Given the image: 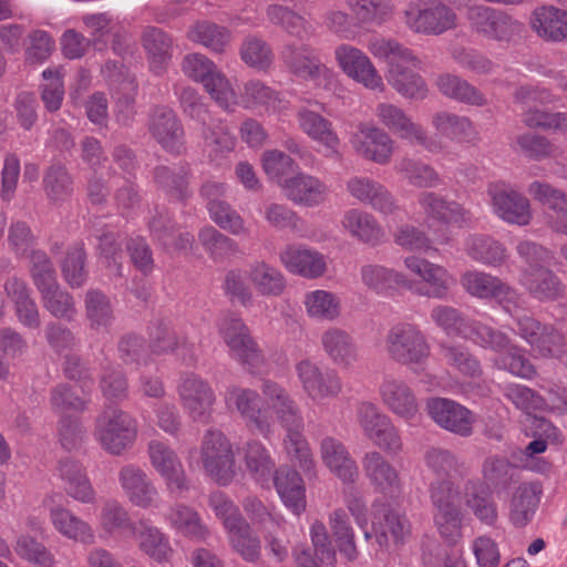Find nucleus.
Masks as SVG:
<instances>
[{"label": "nucleus", "instance_id": "nucleus-1", "mask_svg": "<svg viewBox=\"0 0 567 567\" xmlns=\"http://www.w3.org/2000/svg\"><path fill=\"white\" fill-rule=\"evenodd\" d=\"M370 52L379 59H384L389 65L388 82L401 95L408 99L422 100L426 96L427 87L424 80L409 69L416 65L417 58L413 52L393 39L375 37L369 43Z\"/></svg>", "mask_w": 567, "mask_h": 567}, {"label": "nucleus", "instance_id": "nucleus-2", "mask_svg": "<svg viewBox=\"0 0 567 567\" xmlns=\"http://www.w3.org/2000/svg\"><path fill=\"white\" fill-rule=\"evenodd\" d=\"M470 30L478 38L512 45L520 41L525 33L524 22L509 12L486 4H472L466 10Z\"/></svg>", "mask_w": 567, "mask_h": 567}, {"label": "nucleus", "instance_id": "nucleus-3", "mask_svg": "<svg viewBox=\"0 0 567 567\" xmlns=\"http://www.w3.org/2000/svg\"><path fill=\"white\" fill-rule=\"evenodd\" d=\"M384 351L392 362L416 372L426 364L431 346L417 324L398 322L384 337Z\"/></svg>", "mask_w": 567, "mask_h": 567}, {"label": "nucleus", "instance_id": "nucleus-4", "mask_svg": "<svg viewBox=\"0 0 567 567\" xmlns=\"http://www.w3.org/2000/svg\"><path fill=\"white\" fill-rule=\"evenodd\" d=\"M93 436L109 454L121 456L137 437V421L116 405L105 404L94 421Z\"/></svg>", "mask_w": 567, "mask_h": 567}, {"label": "nucleus", "instance_id": "nucleus-5", "mask_svg": "<svg viewBox=\"0 0 567 567\" xmlns=\"http://www.w3.org/2000/svg\"><path fill=\"white\" fill-rule=\"evenodd\" d=\"M403 22L414 33L441 35L457 27V14L441 0H416L404 9Z\"/></svg>", "mask_w": 567, "mask_h": 567}, {"label": "nucleus", "instance_id": "nucleus-6", "mask_svg": "<svg viewBox=\"0 0 567 567\" xmlns=\"http://www.w3.org/2000/svg\"><path fill=\"white\" fill-rule=\"evenodd\" d=\"M182 70L189 79L200 82L212 99L223 109L228 110L235 103V93L228 80L204 54H186L182 61Z\"/></svg>", "mask_w": 567, "mask_h": 567}, {"label": "nucleus", "instance_id": "nucleus-7", "mask_svg": "<svg viewBox=\"0 0 567 567\" xmlns=\"http://www.w3.org/2000/svg\"><path fill=\"white\" fill-rule=\"evenodd\" d=\"M513 319V331L525 340L539 357H557L564 351V336L553 326L542 323L527 313H509Z\"/></svg>", "mask_w": 567, "mask_h": 567}, {"label": "nucleus", "instance_id": "nucleus-8", "mask_svg": "<svg viewBox=\"0 0 567 567\" xmlns=\"http://www.w3.org/2000/svg\"><path fill=\"white\" fill-rule=\"evenodd\" d=\"M460 284L470 296L494 299L508 313L518 309L523 301L522 295L515 288L484 271L467 270L461 276Z\"/></svg>", "mask_w": 567, "mask_h": 567}, {"label": "nucleus", "instance_id": "nucleus-9", "mask_svg": "<svg viewBox=\"0 0 567 567\" xmlns=\"http://www.w3.org/2000/svg\"><path fill=\"white\" fill-rule=\"evenodd\" d=\"M280 60L290 74L303 81L319 82L332 75L317 50L306 43H286L280 51Z\"/></svg>", "mask_w": 567, "mask_h": 567}, {"label": "nucleus", "instance_id": "nucleus-10", "mask_svg": "<svg viewBox=\"0 0 567 567\" xmlns=\"http://www.w3.org/2000/svg\"><path fill=\"white\" fill-rule=\"evenodd\" d=\"M177 393L182 406L193 421L208 422L216 395L206 380L194 373H186L181 378Z\"/></svg>", "mask_w": 567, "mask_h": 567}, {"label": "nucleus", "instance_id": "nucleus-11", "mask_svg": "<svg viewBox=\"0 0 567 567\" xmlns=\"http://www.w3.org/2000/svg\"><path fill=\"white\" fill-rule=\"evenodd\" d=\"M358 420L364 435L378 447L389 453L401 451L402 442L398 430L375 404L361 403L358 408Z\"/></svg>", "mask_w": 567, "mask_h": 567}, {"label": "nucleus", "instance_id": "nucleus-12", "mask_svg": "<svg viewBox=\"0 0 567 567\" xmlns=\"http://www.w3.org/2000/svg\"><path fill=\"white\" fill-rule=\"evenodd\" d=\"M493 212L504 221L526 226L532 220L530 204L527 197L509 184L493 182L487 187Z\"/></svg>", "mask_w": 567, "mask_h": 567}, {"label": "nucleus", "instance_id": "nucleus-13", "mask_svg": "<svg viewBox=\"0 0 567 567\" xmlns=\"http://www.w3.org/2000/svg\"><path fill=\"white\" fill-rule=\"evenodd\" d=\"M220 334L228 346L231 357L244 367L254 369L262 363L261 351L239 317L235 315L225 317L220 323Z\"/></svg>", "mask_w": 567, "mask_h": 567}, {"label": "nucleus", "instance_id": "nucleus-14", "mask_svg": "<svg viewBox=\"0 0 567 567\" xmlns=\"http://www.w3.org/2000/svg\"><path fill=\"white\" fill-rule=\"evenodd\" d=\"M302 389L313 401L337 398L342 391V381L333 369H321L310 360H301L296 365Z\"/></svg>", "mask_w": 567, "mask_h": 567}, {"label": "nucleus", "instance_id": "nucleus-15", "mask_svg": "<svg viewBox=\"0 0 567 567\" xmlns=\"http://www.w3.org/2000/svg\"><path fill=\"white\" fill-rule=\"evenodd\" d=\"M426 410L442 429L462 437L472 435L475 419L472 411L462 404L445 398H432L427 400Z\"/></svg>", "mask_w": 567, "mask_h": 567}, {"label": "nucleus", "instance_id": "nucleus-16", "mask_svg": "<svg viewBox=\"0 0 567 567\" xmlns=\"http://www.w3.org/2000/svg\"><path fill=\"white\" fill-rule=\"evenodd\" d=\"M148 456L153 467L165 480L171 493L182 496L189 489L183 464L173 449L162 441H151Z\"/></svg>", "mask_w": 567, "mask_h": 567}, {"label": "nucleus", "instance_id": "nucleus-17", "mask_svg": "<svg viewBox=\"0 0 567 567\" xmlns=\"http://www.w3.org/2000/svg\"><path fill=\"white\" fill-rule=\"evenodd\" d=\"M417 204L425 218L433 223L463 228L472 220L471 212L462 204L449 200L435 192H421L417 195Z\"/></svg>", "mask_w": 567, "mask_h": 567}, {"label": "nucleus", "instance_id": "nucleus-18", "mask_svg": "<svg viewBox=\"0 0 567 567\" xmlns=\"http://www.w3.org/2000/svg\"><path fill=\"white\" fill-rule=\"evenodd\" d=\"M375 116L381 125L393 134L411 143L433 151L435 145L426 135L423 127L412 121L403 109L392 103L383 102L375 106Z\"/></svg>", "mask_w": 567, "mask_h": 567}, {"label": "nucleus", "instance_id": "nucleus-19", "mask_svg": "<svg viewBox=\"0 0 567 567\" xmlns=\"http://www.w3.org/2000/svg\"><path fill=\"white\" fill-rule=\"evenodd\" d=\"M404 265L423 280L424 284L415 288V292L420 296L445 299L451 286L455 282L453 276L444 267L426 259L411 256L404 259Z\"/></svg>", "mask_w": 567, "mask_h": 567}, {"label": "nucleus", "instance_id": "nucleus-20", "mask_svg": "<svg viewBox=\"0 0 567 567\" xmlns=\"http://www.w3.org/2000/svg\"><path fill=\"white\" fill-rule=\"evenodd\" d=\"M334 56L340 69L352 80L370 90H383L382 78L371 60L360 49L341 44L336 48Z\"/></svg>", "mask_w": 567, "mask_h": 567}, {"label": "nucleus", "instance_id": "nucleus-21", "mask_svg": "<svg viewBox=\"0 0 567 567\" xmlns=\"http://www.w3.org/2000/svg\"><path fill=\"white\" fill-rule=\"evenodd\" d=\"M519 285L530 298L539 302H553L565 297V285L549 267L522 268Z\"/></svg>", "mask_w": 567, "mask_h": 567}, {"label": "nucleus", "instance_id": "nucleus-22", "mask_svg": "<svg viewBox=\"0 0 567 567\" xmlns=\"http://www.w3.org/2000/svg\"><path fill=\"white\" fill-rule=\"evenodd\" d=\"M384 406L394 415L406 421L419 413V401L414 390L404 380L386 375L379 388Z\"/></svg>", "mask_w": 567, "mask_h": 567}, {"label": "nucleus", "instance_id": "nucleus-23", "mask_svg": "<svg viewBox=\"0 0 567 567\" xmlns=\"http://www.w3.org/2000/svg\"><path fill=\"white\" fill-rule=\"evenodd\" d=\"M148 131L167 152L179 154L184 147V128L168 106H156L150 114Z\"/></svg>", "mask_w": 567, "mask_h": 567}, {"label": "nucleus", "instance_id": "nucleus-24", "mask_svg": "<svg viewBox=\"0 0 567 567\" xmlns=\"http://www.w3.org/2000/svg\"><path fill=\"white\" fill-rule=\"evenodd\" d=\"M351 142L358 154L379 165L388 164L393 155L394 141L383 128L373 124H360Z\"/></svg>", "mask_w": 567, "mask_h": 567}, {"label": "nucleus", "instance_id": "nucleus-25", "mask_svg": "<svg viewBox=\"0 0 567 567\" xmlns=\"http://www.w3.org/2000/svg\"><path fill=\"white\" fill-rule=\"evenodd\" d=\"M261 391L270 411L286 432L303 430L305 422L301 410L286 389L274 381L265 380Z\"/></svg>", "mask_w": 567, "mask_h": 567}, {"label": "nucleus", "instance_id": "nucleus-26", "mask_svg": "<svg viewBox=\"0 0 567 567\" xmlns=\"http://www.w3.org/2000/svg\"><path fill=\"white\" fill-rule=\"evenodd\" d=\"M319 452L322 463L343 484L357 483L360 475L358 464L342 441L324 436L320 442Z\"/></svg>", "mask_w": 567, "mask_h": 567}, {"label": "nucleus", "instance_id": "nucleus-27", "mask_svg": "<svg viewBox=\"0 0 567 567\" xmlns=\"http://www.w3.org/2000/svg\"><path fill=\"white\" fill-rule=\"evenodd\" d=\"M225 401L228 408L234 406L247 424L254 426L260 434L267 436L271 432V422L261 410L260 396L255 390L229 386Z\"/></svg>", "mask_w": 567, "mask_h": 567}, {"label": "nucleus", "instance_id": "nucleus-28", "mask_svg": "<svg viewBox=\"0 0 567 567\" xmlns=\"http://www.w3.org/2000/svg\"><path fill=\"white\" fill-rule=\"evenodd\" d=\"M296 118L299 128L309 138L324 147V155L327 157H338L340 155V138L333 130L331 121L307 106L298 109Z\"/></svg>", "mask_w": 567, "mask_h": 567}, {"label": "nucleus", "instance_id": "nucleus-29", "mask_svg": "<svg viewBox=\"0 0 567 567\" xmlns=\"http://www.w3.org/2000/svg\"><path fill=\"white\" fill-rule=\"evenodd\" d=\"M118 483L128 501L137 507H151L158 494L146 472L135 464L120 468Z\"/></svg>", "mask_w": 567, "mask_h": 567}, {"label": "nucleus", "instance_id": "nucleus-30", "mask_svg": "<svg viewBox=\"0 0 567 567\" xmlns=\"http://www.w3.org/2000/svg\"><path fill=\"white\" fill-rule=\"evenodd\" d=\"M362 468L370 485L383 495H393L401 489V478L395 466L377 451L367 452Z\"/></svg>", "mask_w": 567, "mask_h": 567}, {"label": "nucleus", "instance_id": "nucleus-31", "mask_svg": "<svg viewBox=\"0 0 567 567\" xmlns=\"http://www.w3.org/2000/svg\"><path fill=\"white\" fill-rule=\"evenodd\" d=\"M49 518L55 532L68 540L82 545H93L96 540L92 525L62 505L50 507Z\"/></svg>", "mask_w": 567, "mask_h": 567}, {"label": "nucleus", "instance_id": "nucleus-32", "mask_svg": "<svg viewBox=\"0 0 567 567\" xmlns=\"http://www.w3.org/2000/svg\"><path fill=\"white\" fill-rule=\"evenodd\" d=\"M280 260L290 272L309 279L321 277L327 270L324 256L301 245L287 246Z\"/></svg>", "mask_w": 567, "mask_h": 567}, {"label": "nucleus", "instance_id": "nucleus-33", "mask_svg": "<svg viewBox=\"0 0 567 567\" xmlns=\"http://www.w3.org/2000/svg\"><path fill=\"white\" fill-rule=\"evenodd\" d=\"M285 196L295 204L307 207L318 206L324 202L328 187L319 178L305 173H297L281 184Z\"/></svg>", "mask_w": 567, "mask_h": 567}, {"label": "nucleus", "instance_id": "nucleus-34", "mask_svg": "<svg viewBox=\"0 0 567 567\" xmlns=\"http://www.w3.org/2000/svg\"><path fill=\"white\" fill-rule=\"evenodd\" d=\"M58 472L60 478L64 482L66 495L82 504H94L96 502V492L80 462L72 457L61 458L58 464Z\"/></svg>", "mask_w": 567, "mask_h": 567}, {"label": "nucleus", "instance_id": "nucleus-35", "mask_svg": "<svg viewBox=\"0 0 567 567\" xmlns=\"http://www.w3.org/2000/svg\"><path fill=\"white\" fill-rule=\"evenodd\" d=\"M271 478L284 504L293 514L300 515L306 509V488L300 474L284 465L274 472Z\"/></svg>", "mask_w": 567, "mask_h": 567}, {"label": "nucleus", "instance_id": "nucleus-36", "mask_svg": "<svg viewBox=\"0 0 567 567\" xmlns=\"http://www.w3.org/2000/svg\"><path fill=\"white\" fill-rule=\"evenodd\" d=\"M165 519L178 534L193 542H206L210 536V530L199 513L188 505L174 504L166 513Z\"/></svg>", "mask_w": 567, "mask_h": 567}, {"label": "nucleus", "instance_id": "nucleus-37", "mask_svg": "<svg viewBox=\"0 0 567 567\" xmlns=\"http://www.w3.org/2000/svg\"><path fill=\"white\" fill-rule=\"evenodd\" d=\"M530 28L546 41H563L567 38V11L554 6L538 7L532 12Z\"/></svg>", "mask_w": 567, "mask_h": 567}, {"label": "nucleus", "instance_id": "nucleus-38", "mask_svg": "<svg viewBox=\"0 0 567 567\" xmlns=\"http://www.w3.org/2000/svg\"><path fill=\"white\" fill-rule=\"evenodd\" d=\"M230 547L247 563H257L261 558V542L254 534L245 518H233L227 523Z\"/></svg>", "mask_w": 567, "mask_h": 567}, {"label": "nucleus", "instance_id": "nucleus-39", "mask_svg": "<svg viewBox=\"0 0 567 567\" xmlns=\"http://www.w3.org/2000/svg\"><path fill=\"white\" fill-rule=\"evenodd\" d=\"M542 489L533 483L520 484L511 498L509 520L518 528L528 525L535 516L540 502Z\"/></svg>", "mask_w": 567, "mask_h": 567}, {"label": "nucleus", "instance_id": "nucleus-40", "mask_svg": "<svg viewBox=\"0 0 567 567\" xmlns=\"http://www.w3.org/2000/svg\"><path fill=\"white\" fill-rule=\"evenodd\" d=\"M342 226L357 240L370 246L379 245L384 231L375 217L367 212L352 208L344 213Z\"/></svg>", "mask_w": 567, "mask_h": 567}, {"label": "nucleus", "instance_id": "nucleus-41", "mask_svg": "<svg viewBox=\"0 0 567 567\" xmlns=\"http://www.w3.org/2000/svg\"><path fill=\"white\" fill-rule=\"evenodd\" d=\"M425 466L436 477L435 480L462 478L470 472L466 463L452 451L432 446L424 453Z\"/></svg>", "mask_w": 567, "mask_h": 567}, {"label": "nucleus", "instance_id": "nucleus-42", "mask_svg": "<svg viewBox=\"0 0 567 567\" xmlns=\"http://www.w3.org/2000/svg\"><path fill=\"white\" fill-rule=\"evenodd\" d=\"M321 346L328 358L341 368H348L358 360V349L352 337L339 328L324 331Z\"/></svg>", "mask_w": 567, "mask_h": 567}, {"label": "nucleus", "instance_id": "nucleus-43", "mask_svg": "<svg viewBox=\"0 0 567 567\" xmlns=\"http://www.w3.org/2000/svg\"><path fill=\"white\" fill-rule=\"evenodd\" d=\"M85 318L89 327L96 332H110L114 321V306L111 298L100 289H89L84 297Z\"/></svg>", "mask_w": 567, "mask_h": 567}, {"label": "nucleus", "instance_id": "nucleus-44", "mask_svg": "<svg viewBox=\"0 0 567 567\" xmlns=\"http://www.w3.org/2000/svg\"><path fill=\"white\" fill-rule=\"evenodd\" d=\"M344 4L359 25H381L394 13L393 0H344Z\"/></svg>", "mask_w": 567, "mask_h": 567}, {"label": "nucleus", "instance_id": "nucleus-45", "mask_svg": "<svg viewBox=\"0 0 567 567\" xmlns=\"http://www.w3.org/2000/svg\"><path fill=\"white\" fill-rule=\"evenodd\" d=\"M243 457L249 475L262 486L268 485L277 470L269 450L261 442L250 440L243 446Z\"/></svg>", "mask_w": 567, "mask_h": 567}, {"label": "nucleus", "instance_id": "nucleus-46", "mask_svg": "<svg viewBox=\"0 0 567 567\" xmlns=\"http://www.w3.org/2000/svg\"><path fill=\"white\" fill-rule=\"evenodd\" d=\"M393 169L413 187L435 188L443 184L440 174L431 165L409 156L398 159Z\"/></svg>", "mask_w": 567, "mask_h": 567}, {"label": "nucleus", "instance_id": "nucleus-47", "mask_svg": "<svg viewBox=\"0 0 567 567\" xmlns=\"http://www.w3.org/2000/svg\"><path fill=\"white\" fill-rule=\"evenodd\" d=\"M464 502L474 516L486 525L497 520V507L492 493L478 481L468 480L464 485Z\"/></svg>", "mask_w": 567, "mask_h": 567}, {"label": "nucleus", "instance_id": "nucleus-48", "mask_svg": "<svg viewBox=\"0 0 567 567\" xmlns=\"http://www.w3.org/2000/svg\"><path fill=\"white\" fill-rule=\"evenodd\" d=\"M153 179L157 188L173 200L189 197V171L186 167L171 168L159 165L153 169Z\"/></svg>", "mask_w": 567, "mask_h": 567}, {"label": "nucleus", "instance_id": "nucleus-49", "mask_svg": "<svg viewBox=\"0 0 567 567\" xmlns=\"http://www.w3.org/2000/svg\"><path fill=\"white\" fill-rule=\"evenodd\" d=\"M360 274L362 282L378 293H388L399 287L412 288L404 275L381 265H364Z\"/></svg>", "mask_w": 567, "mask_h": 567}, {"label": "nucleus", "instance_id": "nucleus-50", "mask_svg": "<svg viewBox=\"0 0 567 567\" xmlns=\"http://www.w3.org/2000/svg\"><path fill=\"white\" fill-rule=\"evenodd\" d=\"M439 348L443 360L462 375L475 379L483 374L480 360L467 347L443 342Z\"/></svg>", "mask_w": 567, "mask_h": 567}, {"label": "nucleus", "instance_id": "nucleus-51", "mask_svg": "<svg viewBox=\"0 0 567 567\" xmlns=\"http://www.w3.org/2000/svg\"><path fill=\"white\" fill-rule=\"evenodd\" d=\"M466 251L472 259L493 267L501 266L507 258L502 243L481 234L467 239Z\"/></svg>", "mask_w": 567, "mask_h": 567}, {"label": "nucleus", "instance_id": "nucleus-52", "mask_svg": "<svg viewBox=\"0 0 567 567\" xmlns=\"http://www.w3.org/2000/svg\"><path fill=\"white\" fill-rule=\"evenodd\" d=\"M42 185L48 199L52 203L64 202L73 194V178L68 168L60 163L47 167Z\"/></svg>", "mask_w": 567, "mask_h": 567}, {"label": "nucleus", "instance_id": "nucleus-53", "mask_svg": "<svg viewBox=\"0 0 567 567\" xmlns=\"http://www.w3.org/2000/svg\"><path fill=\"white\" fill-rule=\"evenodd\" d=\"M266 16L270 23L280 27L292 37L303 39L312 33L309 21L289 7L269 4L266 9Z\"/></svg>", "mask_w": 567, "mask_h": 567}, {"label": "nucleus", "instance_id": "nucleus-54", "mask_svg": "<svg viewBox=\"0 0 567 567\" xmlns=\"http://www.w3.org/2000/svg\"><path fill=\"white\" fill-rule=\"evenodd\" d=\"M440 92L461 103L482 106L486 104L484 95L467 81L454 74H442L436 80Z\"/></svg>", "mask_w": 567, "mask_h": 567}, {"label": "nucleus", "instance_id": "nucleus-55", "mask_svg": "<svg viewBox=\"0 0 567 567\" xmlns=\"http://www.w3.org/2000/svg\"><path fill=\"white\" fill-rule=\"evenodd\" d=\"M411 533L408 518L393 508H388L383 515V522L375 529V539L381 548H388L390 537L394 545H401Z\"/></svg>", "mask_w": 567, "mask_h": 567}, {"label": "nucleus", "instance_id": "nucleus-56", "mask_svg": "<svg viewBox=\"0 0 567 567\" xmlns=\"http://www.w3.org/2000/svg\"><path fill=\"white\" fill-rule=\"evenodd\" d=\"M432 125L441 135L457 141H471L476 132L471 120L447 111L433 114Z\"/></svg>", "mask_w": 567, "mask_h": 567}, {"label": "nucleus", "instance_id": "nucleus-57", "mask_svg": "<svg viewBox=\"0 0 567 567\" xmlns=\"http://www.w3.org/2000/svg\"><path fill=\"white\" fill-rule=\"evenodd\" d=\"M463 338L473 341L484 349L499 353L511 346V338L506 333L476 320H472L466 324Z\"/></svg>", "mask_w": 567, "mask_h": 567}, {"label": "nucleus", "instance_id": "nucleus-58", "mask_svg": "<svg viewBox=\"0 0 567 567\" xmlns=\"http://www.w3.org/2000/svg\"><path fill=\"white\" fill-rule=\"evenodd\" d=\"M141 549L156 561L169 559L173 550L167 537L155 526L141 520L137 532Z\"/></svg>", "mask_w": 567, "mask_h": 567}, {"label": "nucleus", "instance_id": "nucleus-59", "mask_svg": "<svg viewBox=\"0 0 567 567\" xmlns=\"http://www.w3.org/2000/svg\"><path fill=\"white\" fill-rule=\"evenodd\" d=\"M329 526L339 551L349 560L357 559L358 550L354 543V532L343 508H337L329 515Z\"/></svg>", "mask_w": 567, "mask_h": 567}, {"label": "nucleus", "instance_id": "nucleus-60", "mask_svg": "<svg viewBox=\"0 0 567 567\" xmlns=\"http://www.w3.org/2000/svg\"><path fill=\"white\" fill-rule=\"evenodd\" d=\"M516 467L505 456L491 455L482 465V475L485 482L495 489H506L515 478Z\"/></svg>", "mask_w": 567, "mask_h": 567}, {"label": "nucleus", "instance_id": "nucleus-61", "mask_svg": "<svg viewBox=\"0 0 567 567\" xmlns=\"http://www.w3.org/2000/svg\"><path fill=\"white\" fill-rule=\"evenodd\" d=\"M249 278L256 290L262 296H279L284 292V275L266 262H257L249 270Z\"/></svg>", "mask_w": 567, "mask_h": 567}, {"label": "nucleus", "instance_id": "nucleus-62", "mask_svg": "<svg viewBox=\"0 0 567 567\" xmlns=\"http://www.w3.org/2000/svg\"><path fill=\"white\" fill-rule=\"evenodd\" d=\"M101 529L112 536L133 529V523L127 509L116 499H107L99 514Z\"/></svg>", "mask_w": 567, "mask_h": 567}, {"label": "nucleus", "instance_id": "nucleus-63", "mask_svg": "<svg viewBox=\"0 0 567 567\" xmlns=\"http://www.w3.org/2000/svg\"><path fill=\"white\" fill-rule=\"evenodd\" d=\"M86 252L83 243L71 246L61 262V271L65 281L72 288H80L87 279L85 268Z\"/></svg>", "mask_w": 567, "mask_h": 567}, {"label": "nucleus", "instance_id": "nucleus-64", "mask_svg": "<svg viewBox=\"0 0 567 567\" xmlns=\"http://www.w3.org/2000/svg\"><path fill=\"white\" fill-rule=\"evenodd\" d=\"M429 493L434 513L461 511V492L453 480H434Z\"/></svg>", "mask_w": 567, "mask_h": 567}]
</instances>
